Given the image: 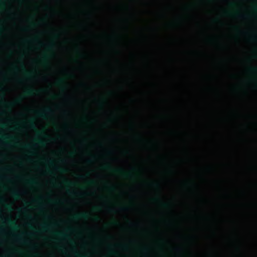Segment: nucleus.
Masks as SVG:
<instances>
[{"label":"nucleus","instance_id":"f3484780","mask_svg":"<svg viewBox=\"0 0 257 257\" xmlns=\"http://www.w3.org/2000/svg\"><path fill=\"white\" fill-rule=\"evenodd\" d=\"M22 101V98L21 97H20V98H17L15 102L17 103H18L19 102H20L21 101Z\"/></svg>","mask_w":257,"mask_h":257},{"label":"nucleus","instance_id":"dca6fc26","mask_svg":"<svg viewBox=\"0 0 257 257\" xmlns=\"http://www.w3.org/2000/svg\"><path fill=\"white\" fill-rule=\"evenodd\" d=\"M26 76H27V78H29V79H31L33 77L32 75L31 74V73H27L26 74Z\"/></svg>","mask_w":257,"mask_h":257},{"label":"nucleus","instance_id":"603ef678","mask_svg":"<svg viewBox=\"0 0 257 257\" xmlns=\"http://www.w3.org/2000/svg\"><path fill=\"white\" fill-rule=\"evenodd\" d=\"M1 125V124L0 123V125Z\"/></svg>","mask_w":257,"mask_h":257},{"label":"nucleus","instance_id":"72a5a7b5","mask_svg":"<svg viewBox=\"0 0 257 257\" xmlns=\"http://www.w3.org/2000/svg\"><path fill=\"white\" fill-rule=\"evenodd\" d=\"M6 169L8 171L10 170V167L6 168Z\"/></svg>","mask_w":257,"mask_h":257},{"label":"nucleus","instance_id":"5701e85b","mask_svg":"<svg viewBox=\"0 0 257 257\" xmlns=\"http://www.w3.org/2000/svg\"><path fill=\"white\" fill-rule=\"evenodd\" d=\"M17 238L20 241H23L22 238L20 235L17 236Z\"/></svg>","mask_w":257,"mask_h":257},{"label":"nucleus","instance_id":"20e7f679","mask_svg":"<svg viewBox=\"0 0 257 257\" xmlns=\"http://www.w3.org/2000/svg\"><path fill=\"white\" fill-rule=\"evenodd\" d=\"M11 195H12V197L14 199H15L16 200L19 199L20 198V197H21V194L17 190H13V191H11Z\"/></svg>","mask_w":257,"mask_h":257},{"label":"nucleus","instance_id":"4468645a","mask_svg":"<svg viewBox=\"0 0 257 257\" xmlns=\"http://www.w3.org/2000/svg\"><path fill=\"white\" fill-rule=\"evenodd\" d=\"M23 148L26 149H31L32 146L30 144H27L23 145Z\"/></svg>","mask_w":257,"mask_h":257},{"label":"nucleus","instance_id":"bb28decb","mask_svg":"<svg viewBox=\"0 0 257 257\" xmlns=\"http://www.w3.org/2000/svg\"><path fill=\"white\" fill-rule=\"evenodd\" d=\"M127 209V207H122V208H121V209H122V210H126Z\"/></svg>","mask_w":257,"mask_h":257},{"label":"nucleus","instance_id":"4c0bfd02","mask_svg":"<svg viewBox=\"0 0 257 257\" xmlns=\"http://www.w3.org/2000/svg\"><path fill=\"white\" fill-rule=\"evenodd\" d=\"M60 202L59 201H56V202H55V203H57H57H60Z\"/></svg>","mask_w":257,"mask_h":257},{"label":"nucleus","instance_id":"0eeeda50","mask_svg":"<svg viewBox=\"0 0 257 257\" xmlns=\"http://www.w3.org/2000/svg\"><path fill=\"white\" fill-rule=\"evenodd\" d=\"M55 235L59 237L64 238H66L69 237V235L68 234H67L64 232H57L55 233Z\"/></svg>","mask_w":257,"mask_h":257},{"label":"nucleus","instance_id":"39448f33","mask_svg":"<svg viewBox=\"0 0 257 257\" xmlns=\"http://www.w3.org/2000/svg\"><path fill=\"white\" fill-rule=\"evenodd\" d=\"M7 139H13L16 140V139L11 136H5V135H0V140L2 141H6Z\"/></svg>","mask_w":257,"mask_h":257},{"label":"nucleus","instance_id":"cd10ccee","mask_svg":"<svg viewBox=\"0 0 257 257\" xmlns=\"http://www.w3.org/2000/svg\"><path fill=\"white\" fill-rule=\"evenodd\" d=\"M3 30V29L2 28V27L0 26V32H2Z\"/></svg>","mask_w":257,"mask_h":257},{"label":"nucleus","instance_id":"ddd939ff","mask_svg":"<svg viewBox=\"0 0 257 257\" xmlns=\"http://www.w3.org/2000/svg\"><path fill=\"white\" fill-rule=\"evenodd\" d=\"M74 254L76 257H86L85 255L81 254L76 251L74 252Z\"/></svg>","mask_w":257,"mask_h":257},{"label":"nucleus","instance_id":"49530a36","mask_svg":"<svg viewBox=\"0 0 257 257\" xmlns=\"http://www.w3.org/2000/svg\"><path fill=\"white\" fill-rule=\"evenodd\" d=\"M11 106H12L13 104L12 103L10 104Z\"/></svg>","mask_w":257,"mask_h":257},{"label":"nucleus","instance_id":"58836bf2","mask_svg":"<svg viewBox=\"0 0 257 257\" xmlns=\"http://www.w3.org/2000/svg\"><path fill=\"white\" fill-rule=\"evenodd\" d=\"M155 186H157V187H158L159 185H158V184H155Z\"/></svg>","mask_w":257,"mask_h":257},{"label":"nucleus","instance_id":"c9c22d12","mask_svg":"<svg viewBox=\"0 0 257 257\" xmlns=\"http://www.w3.org/2000/svg\"><path fill=\"white\" fill-rule=\"evenodd\" d=\"M23 243L24 244H26L27 242L26 241H23Z\"/></svg>","mask_w":257,"mask_h":257},{"label":"nucleus","instance_id":"3c124183","mask_svg":"<svg viewBox=\"0 0 257 257\" xmlns=\"http://www.w3.org/2000/svg\"><path fill=\"white\" fill-rule=\"evenodd\" d=\"M1 230H2V228H0V231H1Z\"/></svg>","mask_w":257,"mask_h":257},{"label":"nucleus","instance_id":"6e6552de","mask_svg":"<svg viewBox=\"0 0 257 257\" xmlns=\"http://www.w3.org/2000/svg\"><path fill=\"white\" fill-rule=\"evenodd\" d=\"M29 126L32 130H36V124L33 119H31L29 121Z\"/></svg>","mask_w":257,"mask_h":257},{"label":"nucleus","instance_id":"ea45409f","mask_svg":"<svg viewBox=\"0 0 257 257\" xmlns=\"http://www.w3.org/2000/svg\"><path fill=\"white\" fill-rule=\"evenodd\" d=\"M37 133L38 135H40V133L39 132H37Z\"/></svg>","mask_w":257,"mask_h":257},{"label":"nucleus","instance_id":"6ab92c4d","mask_svg":"<svg viewBox=\"0 0 257 257\" xmlns=\"http://www.w3.org/2000/svg\"><path fill=\"white\" fill-rule=\"evenodd\" d=\"M58 82V83H59V84H61V83H63L64 81H63V79H59V80L58 81V82Z\"/></svg>","mask_w":257,"mask_h":257},{"label":"nucleus","instance_id":"9b49d317","mask_svg":"<svg viewBox=\"0 0 257 257\" xmlns=\"http://www.w3.org/2000/svg\"><path fill=\"white\" fill-rule=\"evenodd\" d=\"M36 141L37 142V143L38 144H39V145H42V146H44L45 145L44 142L43 141H42V140H41V139L36 140Z\"/></svg>","mask_w":257,"mask_h":257},{"label":"nucleus","instance_id":"2f4dec72","mask_svg":"<svg viewBox=\"0 0 257 257\" xmlns=\"http://www.w3.org/2000/svg\"><path fill=\"white\" fill-rule=\"evenodd\" d=\"M163 205L165 206H167L168 204H166V203H163Z\"/></svg>","mask_w":257,"mask_h":257},{"label":"nucleus","instance_id":"8fccbe9b","mask_svg":"<svg viewBox=\"0 0 257 257\" xmlns=\"http://www.w3.org/2000/svg\"><path fill=\"white\" fill-rule=\"evenodd\" d=\"M88 162H91V161H90V160H88Z\"/></svg>","mask_w":257,"mask_h":257},{"label":"nucleus","instance_id":"aec40b11","mask_svg":"<svg viewBox=\"0 0 257 257\" xmlns=\"http://www.w3.org/2000/svg\"><path fill=\"white\" fill-rule=\"evenodd\" d=\"M49 164H50V165H51V166H53V165H54V162H53V161L52 160H50L49 161Z\"/></svg>","mask_w":257,"mask_h":257},{"label":"nucleus","instance_id":"423d86ee","mask_svg":"<svg viewBox=\"0 0 257 257\" xmlns=\"http://www.w3.org/2000/svg\"><path fill=\"white\" fill-rule=\"evenodd\" d=\"M27 183L29 185H37L38 182L36 180V179L33 178H31L30 179L27 180Z\"/></svg>","mask_w":257,"mask_h":257},{"label":"nucleus","instance_id":"c85d7f7f","mask_svg":"<svg viewBox=\"0 0 257 257\" xmlns=\"http://www.w3.org/2000/svg\"><path fill=\"white\" fill-rule=\"evenodd\" d=\"M0 5H4V3L2 2V0H0Z\"/></svg>","mask_w":257,"mask_h":257},{"label":"nucleus","instance_id":"f704fd0d","mask_svg":"<svg viewBox=\"0 0 257 257\" xmlns=\"http://www.w3.org/2000/svg\"><path fill=\"white\" fill-rule=\"evenodd\" d=\"M67 192H68V193H72V192H71L69 190H67Z\"/></svg>","mask_w":257,"mask_h":257},{"label":"nucleus","instance_id":"1a4fd4ad","mask_svg":"<svg viewBox=\"0 0 257 257\" xmlns=\"http://www.w3.org/2000/svg\"><path fill=\"white\" fill-rule=\"evenodd\" d=\"M42 228L43 230H46L48 229L49 227L51 226V225L46 223L43 224L42 225Z\"/></svg>","mask_w":257,"mask_h":257},{"label":"nucleus","instance_id":"f8f14e48","mask_svg":"<svg viewBox=\"0 0 257 257\" xmlns=\"http://www.w3.org/2000/svg\"><path fill=\"white\" fill-rule=\"evenodd\" d=\"M55 46V44L54 42H51L48 46H47V48L48 50H51Z\"/></svg>","mask_w":257,"mask_h":257},{"label":"nucleus","instance_id":"e433bc0d","mask_svg":"<svg viewBox=\"0 0 257 257\" xmlns=\"http://www.w3.org/2000/svg\"><path fill=\"white\" fill-rule=\"evenodd\" d=\"M253 8L255 10H257V7H254Z\"/></svg>","mask_w":257,"mask_h":257},{"label":"nucleus","instance_id":"9d476101","mask_svg":"<svg viewBox=\"0 0 257 257\" xmlns=\"http://www.w3.org/2000/svg\"><path fill=\"white\" fill-rule=\"evenodd\" d=\"M25 94L26 95H32L34 94V90H32V89H29L28 90H27L25 92Z\"/></svg>","mask_w":257,"mask_h":257},{"label":"nucleus","instance_id":"de8ad7c7","mask_svg":"<svg viewBox=\"0 0 257 257\" xmlns=\"http://www.w3.org/2000/svg\"><path fill=\"white\" fill-rule=\"evenodd\" d=\"M15 68L16 69H17V67H15Z\"/></svg>","mask_w":257,"mask_h":257},{"label":"nucleus","instance_id":"f03ea898","mask_svg":"<svg viewBox=\"0 0 257 257\" xmlns=\"http://www.w3.org/2000/svg\"><path fill=\"white\" fill-rule=\"evenodd\" d=\"M89 217V215L88 213L86 212L81 213H78L77 214H75L73 218L75 219H79L80 218H83V219H87Z\"/></svg>","mask_w":257,"mask_h":257},{"label":"nucleus","instance_id":"7c9ffc66","mask_svg":"<svg viewBox=\"0 0 257 257\" xmlns=\"http://www.w3.org/2000/svg\"><path fill=\"white\" fill-rule=\"evenodd\" d=\"M251 70H253V71H256V69H255V68H252Z\"/></svg>","mask_w":257,"mask_h":257},{"label":"nucleus","instance_id":"b1692460","mask_svg":"<svg viewBox=\"0 0 257 257\" xmlns=\"http://www.w3.org/2000/svg\"><path fill=\"white\" fill-rule=\"evenodd\" d=\"M57 169L60 171H61V172H64L65 170H64V169H60V168H57Z\"/></svg>","mask_w":257,"mask_h":257},{"label":"nucleus","instance_id":"a211bd4d","mask_svg":"<svg viewBox=\"0 0 257 257\" xmlns=\"http://www.w3.org/2000/svg\"><path fill=\"white\" fill-rule=\"evenodd\" d=\"M6 207L9 210V211H12V207H11V205H7L6 206Z\"/></svg>","mask_w":257,"mask_h":257},{"label":"nucleus","instance_id":"79ce46f5","mask_svg":"<svg viewBox=\"0 0 257 257\" xmlns=\"http://www.w3.org/2000/svg\"><path fill=\"white\" fill-rule=\"evenodd\" d=\"M2 126L3 127H4L5 126H6V124H3V125H2Z\"/></svg>","mask_w":257,"mask_h":257},{"label":"nucleus","instance_id":"09e8293b","mask_svg":"<svg viewBox=\"0 0 257 257\" xmlns=\"http://www.w3.org/2000/svg\"><path fill=\"white\" fill-rule=\"evenodd\" d=\"M2 95H0V98H2Z\"/></svg>","mask_w":257,"mask_h":257},{"label":"nucleus","instance_id":"4be33fe9","mask_svg":"<svg viewBox=\"0 0 257 257\" xmlns=\"http://www.w3.org/2000/svg\"><path fill=\"white\" fill-rule=\"evenodd\" d=\"M121 246L124 249H126L127 248V246L126 245H121Z\"/></svg>","mask_w":257,"mask_h":257},{"label":"nucleus","instance_id":"f257e3e1","mask_svg":"<svg viewBox=\"0 0 257 257\" xmlns=\"http://www.w3.org/2000/svg\"><path fill=\"white\" fill-rule=\"evenodd\" d=\"M51 112H52V110L49 107H47L45 108L43 111H36V113L38 116L42 117L43 118H46L47 113H51Z\"/></svg>","mask_w":257,"mask_h":257},{"label":"nucleus","instance_id":"2eb2a0df","mask_svg":"<svg viewBox=\"0 0 257 257\" xmlns=\"http://www.w3.org/2000/svg\"><path fill=\"white\" fill-rule=\"evenodd\" d=\"M42 59L44 61L47 60L48 59V56L46 54L43 55Z\"/></svg>","mask_w":257,"mask_h":257},{"label":"nucleus","instance_id":"393cba45","mask_svg":"<svg viewBox=\"0 0 257 257\" xmlns=\"http://www.w3.org/2000/svg\"><path fill=\"white\" fill-rule=\"evenodd\" d=\"M109 188L110 189V190H113L114 189V186H111L109 187Z\"/></svg>","mask_w":257,"mask_h":257},{"label":"nucleus","instance_id":"a19ab883","mask_svg":"<svg viewBox=\"0 0 257 257\" xmlns=\"http://www.w3.org/2000/svg\"><path fill=\"white\" fill-rule=\"evenodd\" d=\"M126 174L127 176H130V174H128V173H127V174Z\"/></svg>","mask_w":257,"mask_h":257},{"label":"nucleus","instance_id":"c03bdc74","mask_svg":"<svg viewBox=\"0 0 257 257\" xmlns=\"http://www.w3.org/2000/svg\"><path fill=\"white\" fill-rule=\"evenodd\" d=\"M100 104L101 105H103V103L101 102V103H100Z\"/></svg>","mask_w":257,"mask_h":257},{"label":"nucleus","instance_id":"a878e982","mask_svg":"<svg viewBox=\"0 0 257 257\" xmlns=\"http://www.w3.org/2000/svg\"><path fill=\"white\" fill-rule=\"evenodd\" d=\"M72 230V229L71 228H68L67 229V231H71Z\"/></svg>","mask_w":257,"mask_h":257},{"label":"nucleus","instance_id":"473e14b6","mask_svg":"<svg viewBox=\"0 0 257 257\" xmlns=\"http://www.w3.org/2000/svg\"><path fill=\"white\" fill-rule=\"evenodd\" d=\"M106 168H110V166H108V165H107L105 166Z\"/></svg>","mask_w":257,"mask_h":257},{"label":"nucleus","instance_id":"7ed1b4c3","mask_svg":"<svg viewBox=\"0 0 257 257\" xmlns=\"http://www.w3.org/2000/svg\"><path fill=\"white\" fill-rule=\"evenodd\" d=\"M7 223L13 229L17 230L18 229V226L17 225L16 223L12 219L10 218L8 219Z\"/></svg>","mask_w":257,"mask_h":257},{"label":"nucleus","instance_id":"37998d69","mask_svg":"<svg viewBox=\"0 0 257 257\" xmlns=\"http://www.w3.org/2000/svg\"><path fill=\"white\" fill-rule=\"evenodd\" d=\"M109 211L111 212V211H112V209H110L109 210Z\"/></svg>","mask_w":257,"mask_h":257},{"label":"nucleus","instance_id":"412c9836","mask_svg":"<svg viewBox=\"0 0 257 257\" xmlns=\"http://www.w3.org/2000/svg\"><path fill=\"white\" fill-rule=\"evenodd\" d=\"M66 183L67 185H68L69 186L73 184V183L72 182H69V181H66Z\"/></svg>","mask_w":257,"mask_h":257},{"label":"nucleus","instance_id":"a18cd8bd","mask_svg":"<svg viewBox=\"0 0 257 257\" xmlns=\"http://www.w3.org/2000/svg\"><path fill=\"white\" fill-rule=\"evenodd\" d=\"M111 253H114V251H111Z\"/></svg>","mask_w":257,"mask_h":257},{"label":"nucleus","instance_id":"c756f323","mask_svg":"<svg viewBox=\"0 0 257 257\" xmlns=\"http://www.w3.org/2000/svg\"><path fill=\"white\" fill-rule=\"evenodd\" d=\"M28 218H29V219H31V218H32V216H31V215H28Z\"/></svg>","mask_w":257,"mask_h":257}]
</instances>
